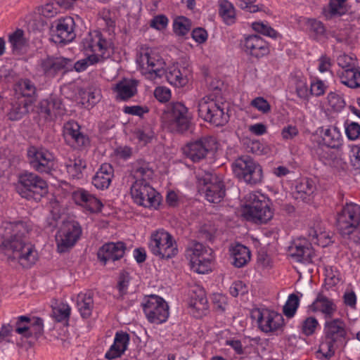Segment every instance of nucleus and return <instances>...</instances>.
Wrapping results in <instances>:
<instances>
[{
    "label": "nucleus",
    "instance_id": "36",
    "mask_svg": "<svg viewBox=\"0 0 360 360\" xmlns=\"http://www.w3.org/2000/svg\"><path fill=\"white\" fill-rule=\"evenodd\" d=\"M296 196L297 199H302L304 202H310L311 196L316 191V185L314 181L311 179H302L300 182L296 186Z\"/></svg>",
    "mask_w": 360,
    "mask_h": 360
},
{
    "label": "nucleus",
    "instance_id": "6",
    "mask_svg": "<svg viewBox=\"0 0 360 360\" xmlns=\"http://www.w3.org/2000/svg\"><path fill=\"white\" fill-rule=\"evenodd\" d=\"M324 340L328 352L323 356L329 359L335 354V348L345 346L347 342L346 324L341 319L326 321L324 323Z\"/></svg>",
    "mask_w": 360,
    "mask_h": 360
},
{
    "label": "nucleus",
    "instance_id": "30",
    "mask_svg": "<svg viewBox=\"0 0 360 360\" xmlns=\"http://www.w3.org/2000/svg\"><path fill=\"white\" fill-rule=\"evenodd\" d=\"M129 339V335L127 332H117L115 334L114 343L106 352L105 357L111 360L121 356V355L127 348Z\"/></svg>",
    "mask_w": 360,
    "mask_h": 360
},
{
    "label": "nucleus",
    "instance_id": "21",
    "mask_svg": "<svg viewBox=\"0 0 360 360\" xmlns=\"http://www.w3.org/2000/svg\"><path fill=\"white\" fill-rule=\"evenodd\" d=\"M32 105V102L27 101L25 98H15L6 105V116L10 121H19L30 114V108Z\"/></svg>",
    "mask_w": 360,
    "mask_h": 360
},
{
    "label": "nucleus",
    "instance_id": "5",
    "mask_svg": "<svg viewBox=\"0 0 360 360\" xmlns=\"http://www.w3.org/2000/svg\"><path fill=\"white\" fill-rule=\"evenodd\" d=\"M234 176L240 182L255 186L260 184L264 178L262 166L249 155H241L232 163Z\"/></svg>",
    "mask_w": 360,
    "mask_h": 360
},
{
    "label": "nucleus",
    "instance_id": "14",
    "mask_svg": "<svg viewBox=\"0 0 360 360\" xmlns=\"http://www.w3.org/2000/svg\"><path fill=\"white\" fill-rule=\"evenodd\" d=\"M198 111L200 117L217 127L225 125L229 120L228 113L213 100H200Z\"/></svg>",
    "mask_w": 360,
    "mask_h": 360
},
{
    "label": "nucleus",
    "instance_id": "25",
    "mask_svg": "<svg viewBox=\"0 0 360 360\" xmlns=\"http://www.w3.org/2000/svg\"><path fill=\"white\" fill-rule=\"evenodd\" d=\"M245 51L252 57L259 58L269 53L266 41L257 34L250 35L245 39Z\"/></svg>",
    "mask_w": 360,
    "mask_h": 360
},
{
    "label": "nucleus",
    "instance_id": "9",
    "mask_svg": "<svg viewBox=\"0 0 360 360\" xmlns=\"http://www.w3.org/2000/svg\"><path fill=\"white\" fill-rule=\"evenodd\" d=\"M360 224V206L354 203H347L338 213L336 227L342 236L352 234Z\"/></svg>",
    "mask_w": 360,
    "mask_h": 360
},
{
    "label": "nucleus",
    "instance_id": "22",
    "mask_svg": "<svg viewBox=\"0 0 360 360\" xmlns=\"http://www.w3.org/2000/svg\"><path fill=\"white\" fill-rule=\"evenodd\" d=\"M110 46L111 43L103 37L100 31L89 32L81 41L82 49L86 52V54L88 52L108 51Z\"/></svg>",
    "mask_w": 360,
    "mask_h": 360
},
{
    "label": "nucleus",
    "instance_id": "4",
    "mask_svg": "<svg viewBox=\"0 0 360 360\" xmlns=\"http://www.w3.org/2000/svg\"><path fill=\"white\" fill-rule=\"evenodd\" d=\"M161 119L172 131L183 133L190 128L192 115L183 103L171 102L165 106Z\"/></svg>",
    "mask_w": 360,
    "mask_h": 360
},
{
    "label": "nucleus",
    "instance_id": "64",
    "mask_svg": "<svg viewBox=\"0 0 360 360\" xmlns=\"http://www.w3.org/2000/svg\"><path fill=\"white\" fill-rule=\"evenodd\" d=\"M154 96L160 103H166L171 98V91L165 86H158L154 91Z\"/></svg>",
    "mask_w": 360,
    "mask_h": 360
},
{
    "label": "nucleus",
    "instance_id": "13",
    "mask_svg": "<svg viewBox=\"0 0 360 360\" xmlns=\"http://www.w3.org/2000/svg\"><path fill=\"white\" fill-rule=\"evenodd\" d=\"M27 159L30 166L39 173L50 174L54 167V157L42 147L30 146L27 149Z\"/></svg>",
    "mask_w": 360,
    "mask_h": 360
},
{
    "label": "nucleus",
    "instance_id": "28",
    "mask_svg": "<svg viewBox=\"0 0 360 360\" xmlns=\"http://www.w3.org/2000/svg\"><path fill=\"white\" fill-rule=\"evenodd\" d=\"M290 252L292 257L297 262L303 264L311 263L314 255L311 244L305 240H298L293 245L290 247Z\"/></svg>",
    "mask_w": 360,
    "mask_h": 360
},
{
    "label": "nucleus",
    "instance_id": "39",
    "mask_svg": "<svg viewBox=\"0 0 360 360\" xmlns=\"http://www.w3.org/2000/svg\"><path fill=\"white\" fill-rule=\"evenodd\" d=\"M18 86L20 94V97L25 98L27 101H31L34 105L38 97L34 84L29 79H24L18 82Z\"/></svg>",
    "mask_w": 360,
    "mask_h": 360
},
{
    "label": "nucleus",
    "instance_id": "41",
    "mask_svg": "<svg viewBox=\"0 0 360 360\" xmlns=\"http://www.w3.org/2000/svg\"><path fill=\"white\" fill-rule=\"evenodd\" d=\"M8 42L11 44L13 53H22L27 44L26 39L24 37V31L17 29L15 32L8 35Z\"/></svg>",
    "mask_w": 360,
    "mask_h": 360
},
{
    "label": "nucleus",
    "instance_id": "52",
    "mask_svg": "<svg viewBox=\"0 0 360 360\" xmlns=\"http://www.w3.org/2000/svg\"><path fill=\"white\" fill-rule=\"evenodd\" d=\"M295 85L297 96L302 99H307L309 91L307 87V79L304 77H295Z\"/></svg>",
    "mask_w": 360,
    "mask_h": 360
},
{
    "label": "nucleus",
    "instance_id": "53",
    "mask_svg": "<svg viewBox=\"0 0 360 360\" xmlns=\"http://www.w3.org/2000/svg\"><path fill=\"white\" fill-rule=\"evenodd\" d=\"M69 140H70V143H72V146L78 149L87 147L90 143L89 137L81 131L69 136Z\"/></svg>",
    "mask_w": 360,
    "mask_h": 360
},
{
    "label": "nucleus",
    "instance_id": "37",
    "mask_svg": "<svg viewBox=\"0 0 360 360\" xmlns=\"http://www.w3.org/2000/svg\"><path fill=\"white\" fill-rule=\"evenodd\" d=\"M136 86L137 82L134 79H123L116 84L115 91L121 100L126 101L136 94Z\"/></svg>",
    "mask_w": 360,
    "mask_h": 360
},
{
    "label": "nucleus",
    "instance_id": "27",
    "mask_svg": "<svg viewBox=\"0 0 360 360\" xmlns=\"http://www.w3.org/2000/svg\"><path fill=\"white\" fill-rule=\"evenodd\" d=\"M72 199L76 204L84 207L92 213L101 212L103 206L99 199L84 189L73 192Z\"/></svg>",
    "mask_w": 360,
    "mask_h": 360
},
{
    "label": "nucleus",
    "instance_id": "50",
    "mask_svg": "<svg viewBox=\"0 0 360 360\" xmlns=\"http://www.w3.org/2000/svg\"><path fill=\"white\" fill-rule=\"evenodd\" d=\"M252 29L262 34L263 35L271 37L273 39L277 38L279 35L277 31H276L274 28L270 27L268 24H264L262 22H255L252 24Z\"/></svg>",
    "mask_w": 360,
    "mask_h": 360
},
{
    "label": "nucleus",
    "instance_id": "63",
    "mask_svg": "<svg viewBox=\"0 0 360 360\" xmlns=\"http://www.w3.org/2000/svg\"><path fill=\"white\" fill-rule=\"evenodd\" d=\"M256 0H236V4L243 10H246L250 13H255L261 11L259 5L255 4Z\"/></svg>",
    "mask_w": 360,
    "mask_h": 360
},
{
    "label": "nucleus",
    "instance_id": "16",
    "mask_svg": "<svg viewBox=\"0 0 360 360\" xmlns=\"http://www.w3.org/2000/svg\"><path fill=\"white\" fill-rule=\"evenodd\" d=\"M74 28L75 21L70 16L55 20L49 27L51 40L55 44H63L72 41L76 36Z\"/></svg>",
    "mask_w": 360,
    "mask_h": 360
},
{
    "label": "nucleus",
    "instance_id": "54",
    "mask_svg": "<svg viewBox=\"0 0 360 360\" xmlns=\"http://www.w3.org/2000/svg\"><path fill=\"white\" fill-rule=\"evenodd\" d=\"M81 127L80 125L74 120H70L65 123L63 126V136L65 139V141L70 144V140H69V136L75 133L80 132Z\"/></svg>",
    "mask_w": 360,
    "mask_h": 360
},
{
    "label": "nucleus",
    "instance_id": "7",
    "mask_svg": "<svg viewBox=\"0 0 360 360\" xmlns=\"http://www.w3.org/2000/svg\"><path fill=\"white\" fill-rule=\"evenodd\" d=\"M150 252L160 259L168 260L178 254L177 245L173 236L164 229L153 232L148 242Z\"/></svg>",
    "mask_w": 360,
    "mask_h": 360
},
{
    "label": "nucleus",
    "instance_id": "24",
    "mask_svg": "<svg viewBox=\"0 0 360 360\" xmlns=\"http://www.w3.org/2000/svg\"><path fill=\"white\" fill-rule=\"evenodd\" d=\"M257 322L259 327L264 333L278 330L284 326V319L282 315L275 311L259 312Z\"/></svg>",
    "mask_w": 360,
    "mask_h": 360
},
{
    "label": "nucleus",
    "instance_id": "38",
    "mask_svg": "<svg viewBox=\"0 0 360 360\" xmlns=\"http://www.w3.org/2000/svg\"><path fill=\"white\" fill-rule=\"evenodd\" d=\"M233 257L232 264L237 268H241L246 265L250 260V251L240 243H237L231 250Z\"/></svg>",
    "mask_w": 360,
    "mask_h": 360
},
{
    "label": "nucleus",
    "instance_id": "56",
    "mask_svg": "<svg viewBox=\"0 0 360 360\" xmlns=\"http://www.w3.org/2000/svg\"><path fill=\"white\" fill-rule=\"evenodd\" d=\"M327 99L328 104L336 111H340L345 106L344 98L336 93H329Z\"/></svg>",
    "mask_w": 360,
    "mask_h": 360
},
{
    "label": "nucleus",
    "instance_id": "32",
    "mask_svg": "<svg viewBox=\"0 0 360 360\" xmlns=\"http://www.w3.org/2000/svg\"><path fill=\"white\" fill-rule=\"evenodd\" d=\"M347 0H329L328 7L323 8L322 13L326 20L334 17L342 16L347 13H352L351 7L347 4Z\"/></svg>",
    "mask_w": 360,
    "mask_h": 360
},
{
    "label": "nucleus",
    "instance_id": "26",
    "mask_svg": "<svg viewBox=\"0 0 360 360\" xmlns=\"http://www.w3.org/2000/svg\"><path fill=\"white\" fill-rule=\"evenodd\" d=\"M137 62L144 68L146 65V70L148 73L154 74L158 77H162L165 73V62L160 57L148 51L141 53Z\"/></svg>",
    "mask_w": 360,
    "mask_h": 360
},
{
    "label": "nucleus",
    "instance_id": "33",
    "mask_svg": "<svg viewBox=\"0 0 360 360\" xmlns=\"http://www.w3.org/2000/svg\"><path fill=\"white\" fill-rule=\"evenodd\" d=\"M341 83L352 88L360 87V70L359 68L347 65L338 72Z\"/></svg>",
    "mask_w": 360,
    "mask_h": 360
},
{
    "label": "nucleus",
    "instance_id": "40",
    "mask_svg": "<svg viewBox=\"0 0 360 360\" xmlns=\"http://www.w3.org/2000/svg\"><path fill=\"white\" fill-rule=\"evenodd\" d=\"M322 139L324 144L328 148H339L342 146L341 134L335 126L326 129L323 132Z\"/></svg>",
    "mask_w": 360,
    "mask_h": 360
},
{
    "label": "nucleus",
    "instance_id": "29",
    "mask_svg": "<svg viewBox=\"0 0 360 360\" xmlns=\"http://www.w3.org/2000/svg\"><path fill=\"white\" fill-rule=\"evenodd\" d=\"M164 75L169 83L177 87L186 86L191 77V72L188 68L180 70L175 65L165 70Z\"/></svg>",
    "mask_w": 360,
    "mask_h": 360
},
{
    "label": "nucleus",
    "instance_id": "61",
    "mask_svg": "<svg viewBox=\"0 0 360 360\" xmlns=\"http://www.w3.org/2000/svg\"><path fill=\"white\" fill-rule=\"evenodd\" d=\"M101 54H90L88 55L85 60L87 62L88 66L96 65L98 63H103L110 57V53H107L108 51H101Z\"/></svg>",
    "mask_w": 360,
    "mask_h": 360
},
{
    "label": "nucleus",
    "instance_id": "43",
    "mask_svg": "<svg viewBox=\"0 0 360 360\" xmlns=\"http://www.w3.org/2000/svg\"><path fill=\"white\" fill-rule=\"evenodd\" d=\"M191 28V21L185 16H178L173 22V30L177 36H185Z\"/></svg>",
    "mask_w": 360,
    "mask_h": 360
},
{
    "label": "nucleus",
    "instance_id": "34",
    "mask_svg": "<svg viewBox=\"0 0 360 360\" xmlns=\"http://www.w3.org/2000/svg\"><path fill=\"white\" fill-rule=\"evenodd\" d=\"M313 311H321L326 319H330L337 308L332 300L328 298L322 293H319L316 300L311 305Z\"/></svg>",
    "mask_w": 360,
    "mask_h": 360
},
{
    "label": "nucleus",
    "instance_id": "57",
    "mask_svg": "<svg viewBox=\"0 0 360 360\" xmlns=\"http://www.w3.org/2000/svg\"><path fill=\"white\" fill-rule=\"evenodd\" d=\"M250 105L263 114H267L271 111V105L264 98L261 96L254 98Z\"/></svg>",
    "mask_w": 360,
    "mask_h": 360
},
{
    "label": "nucleus",
    "instance_id": "1",
    "mask_svg": "<svg viewBox=\"0 0 360 360\" xmlns=\"http://www.w3.org/2000/svg\"><path fill=\"white\" fill-rule=\"evenodd\" d=\"M29 230L22 221L5 222L0 226V248L12 251L14 257L19 259L35 261L33 245L28 242L27 235Z\"/></svg>",
    "mask_w": 360,
    "mask_h": 360
},
{
    "label": "nucleus",
    "instance_id": "58",
    "mask_svg": "<svg viewBox=\"0 0 360 360\" xmlns=\"http://www.w3.org/2000/svg\"><path fill=\"white\" fill-rule=\"evenodd\" d=\"M30 318L27 316H20L15 323V332L25 338L29 329Z\"/></svg>",
    "mask_w": 360,
    "mask_h": 360
},
{
    "label": "nucleus",
    "instance_id": "49",
    "mask_svg": "<svg viewBox=\"0 0 360 360\" xmlns=\"http://www.w3.org/2000/svg\"><path fill=\"white\" fill-rule=\"evenodd\" d=\"M86 167V162L80 158L70 160V163L66 165L68 172L77 178H79V175L82 174Z\"/></svg>",
    "mask_w": 360,
    "mask_h": 360
},
{
    "label": "nucleus",
    "instance_id": "51",
    "mask_svg": "<svg viewBox=\"0 0 360 360\" xmlns=\"http://www.w3.org/2000/svg\"><path fill=\"white\" fill-rule=\"evenodd\" d=\"M217 229L212 224H204L198 232V237L200 239L212 241L214 238Z\"/></svg>",
    "mask_w": 360,
    "mask_h": 360
},
{
    "label": "nucleus",
    "instance_id": "44",
    "mask_svg": "<svg viewBox=\"0 0 360 360\" xmlns=\"http://www.w3.org/2000/svg\"><path fill=\"white\" fill-rule=\"evenodd\" d=\"M44 333V321L39 317H33L30 319L29 323V329L27 334L25 335L26 338L34 337L37 339Z\"/></svg>",
    "mask_w": 360,
    "mask_h": 360
},
{
    "label": "nucleus",
    "instance_id": "8",
    "mask_svg": "<svg viewBox=\"0 0 360 360\" xmlns=\"http://www.w3.org/2000/svg\"><path fill=\"white\" fill-rule=\"evenodd\" d=\"M198 191L205 194L210 202L219 203L224 198L226 188L224 181L211 172L202 171L197 175Z\"/></svg>",
    "mask_w": 360,
    "mask_h": 360
},
{
    "label": "nucleus",
    "instance_id": "19",
    "mask_svg": "<svg viewBox=\"0 0 360 360\" xmlns=\"http://www.w3.org/2000/svg\"><path fill=\"white\" fill-rule=\"evenodd\" d=\"M127 245L124 242H109L103 244L97 252V258L103 265L114 269L112 264L118 262L125 255Z\"/></svg>",
    "mask_w": 360,
    "mask_h": 360
},
{
    "label": "nucleus",
    "instance_id": "31",
    "mask_svg": "<svg viewBox=\"0 0 360 360\" xmlns=\"http://www.w3.org/2000/svg\"><path fill=\"white\" fill-rule=\"evenodd\" d=\"M114 169L111 165H101L98 172L92 179V184L98 189L108 188L113 177Z\"/></svg>",
    "mask_w": 360,
    "mask_h": 360
},
{
    "label": "nucleus",
    "instance_id": "47",
    "mask_svg": "<svg viewBox=\"0 0 360 360\" xmlns=\"http://www.w3.org/2000/svg\"><path fill=\"white\" fill-rule=\"evenodd\" d=\"M299 297L294 293L290 294L285 305L283 307V313L288 318L293 317L299 307Z\"/></svg>",
    "mask_w": 360,
    "mask_h": 360
},
{
    "label": "nucleus",
    "instance_id": "11",
    "mask_svg": "<svg viewBox=\"0 0 360 360\" xmlns=\"http://www.w3.org/2000/svg\"><path fill=\"white\" fill-rule=\"evenodd\" d=\"M82 233V227L77 221H65L56 235L58 252L60 253L68 252L75 245Z\"/></svg>",
    "mask_w": 360,
    "mask_h": 360
},
{
    "label": "nucleus",
    "instance_id": "42",
    "mask_svg": "<svg viewBox=\"0 0 360 360\" xmlns=\"http://www.w3.org/2000/svg\"><path fill=\"white\" fill-rule=\"evenodd\" d=\"M134 172L139 175L142 179H150L153 175V170L150 167V162L143 159H138L132 163Z\"/></svg>",
    "mask_w": 360,
    "mask_h": 360
},
{
    "label": "nucleus",
    "instance_id": "55",
    "mask_svg": "<svg viewBox=\"0 0 360 360\" xmlns=\"http://www.w3.org/2000/svg\"><path fill=\"white\" fill-rule=\"evenodd\" d=\"M319 326V322L315 317L309 316L307 317L302 325V332L307 336L313 335L315 332L316 328Z\"/></svg>",
    "mask_w": 360,
    "mask_h": 360
},
{
    "label": "nucleus",
    "instance_id": "62",
    "mask_svg": "<svg viewBox=\"0 0 360 360\" xmlns=\"http://www.w3.org/2000/svg\"><path fill=\"white\" fill-rule=\"evenodd\" d=\"M248 291L247 285L241 281L233 282L229 288L230 294L233 297H237L239 295H244Z\"/></svg>",
    "mask_w": 360,
    "mask_h": 360
},
{
    "label": "nucleus",
    "instance_id": "10",
    "mask_svg": "<svg viewBox=\"0 0 360 360\" xmlns=\"http://www.w3.org/2000/svg\"><path fill=\"white\" fill-rule=\"evenodd\" d=\"M131 198L135 203L144 207L155 209L160 205V194L146 181V179L136 180L130 188Z\"/></svg>",
    "mask_w": 360,
    "mask_h": 360
},
{
    "label": "nucleus",
    "instance_id": "45",
    "mask_svg": "<svg viewBox=\"0 0 360 360\" xmlns=\"http://www.w3.org/2000/svg\"><path fill=\"white\" fill-rule=\"evenodd\" d=\"M219 13L227 24L234 22L235 9L233 6L226 0H223L219 4Z\"/></svg>",
    "mask_w": 360,
    "mask_h": 360
},
{
    "label": "nucleus",
    "instance_id": "15",
    "mask_svg": "<svg viewBox=\"0 0 360 360\" xmlns=\"http://www.w3.org/2000/svg\"><path fill=\"white\" fill-rule=\"evenodd\" d=\"M143 311L149 322L160 324L167 321L169 316V307L165 300L155 295L149 296L143 304Z\"/></svg>",
    "mask_w": 360,
    "mask_h": 360
},
{
    "label": "nucleus",
    "instance_id": "23",
    "mask_svg": "<svg viewBox=\"0 0 360 360\" xmlns=\"http://www.w3.org/2000/svg\"><path fill=\"white\" fill-rule=\"evenodd\" d=\"M188 305L191 309V314L196 319L205 316L209 311L205 291L199 288L193 290L190 295Z\"/></svg>",
    "mask_w": 360,
    "mask_h": 360
},
{
    "label": "nucleus",
    "instance_id": "59",
    "mask_svg": "<svg viewBox=\"0 0 360 360\" xmlns=\"http://www.w3.org/2000/svg\"><path fill=\"white\" fill-rule=\"evenodd\" d=\"M345 133L349 140H356L360 135V125L356 122L348 123L347 121L345 124Z\"/></svg>",
    "mask_w": 360,
    "mask_h": 360
},
{
    "label": "nucleus",
    "instance_id": "2",
    "mask_svg": "<svg viewBox=\"0 0 360 360\" xmlns=\"http://www.w3.org/2000/svg\"><path fill=\"white\" fill-rule=\"evenodd\" d=\"M270 200L261 193H250L245 198L243 213L248 221L266 224L274 216Z\"/></svg>",
    "mask_w": 360,
    "mask_h": 360
},
{
    "label": "nucleus",
    "instance_id": "17",
    "mask_svg": "<svg viewBox=\"0 0 360 360\" xmlns=\"http://www.w3.org/2000/svg\"><path fill=\"white\" fill-rule=\"evenodd\" d=\"M216 140L213 136H204L188 143L183 148L184 154L193 162L205 158L210 151L216 148Z\"/></svg>",
    "mask_w": 360,
    "mask_h": 360
},
{
    "label": "nucleus",
    "instance_id": "60",
    "mask_svg": "<svg viewBox=\"0 0 360 360\" xmlns=\"http://www.w3.org/2000/svg\"><path fill=\"white\" fill-rule=\"evenodd\" d=\"M129 274L127 271L122 270L120 273L117 283V289L120 295H123L127 293V289L129 285Z\"/></svg>",
    "mask_w": 360,
    "mask_h": 360
},
{
    "label": "nucleus",
    "instance_id": "12",
    "mask_svg": "<svg viewBox=\"0 0 360 360\" xmlns=\"http://www.w3.org/2000/svg\"><path fill=\"white\" fill-rule=\"evenodd\" d=\"M188 250L192 252L191 266L195 272L204 274L211 271V264L214 259L213 250L211 248L193 240Z\"/></svg>",
    "mask_w": 360,
    "mask_h": 360
},
{
    "label": "nucleus",
    "instance_id": "3",
    "mask_svg": "<svg viewBox=\"0 0 360 360\" xmlns=\"http://www.w3.org/2000/svg\"><path fill=\"white\" fill-rule=\"evenodd\" d=\"M48 184L35 173L25 171L18 176L17 191L28 200L39 201L48 193Z\"/></svg>",
    "mask_w": 360,
    "mask_h": 360
},
{
    "label": "nucleus",
    "instance_id": "20",
    "mask_svg": "<svg viewBox=\"0 0 360 360\" xmlns=\"http://www.w3.org/2000/svg\"><path fill=\"white\" fill-rule=\"evenodd\" d=\"M37 107L38 113L42 115L46 120H53L58 115H63L65 110L62 99L54 94L42 99Z\"/></svg>",
    "mask_w": 360,
    "mask_h": 360
},
{
    "label": "nucleus",
    "instance_id": "18",
    "mask_svg": "<svg viewBox=\"0 0 360 360\" xmlns=\"http://www.w3.org/2000/svg\"><path fill=\"white\" fill-rule=\"evenodd\" d=\"M39 70L46 77L54 78L60 72L72 70V60L63 56H47L39 63Z\"/></svg>",
    "mask_w": 360,
    "mask_h": 360
},
{
    "label": "nucleus",
    "instance_id": "48",
    "mask_svg": "<svg viewBox=\"0 0 360 360\" xmlns=\"http://www.w3.org/2000/svg\"><path fill=\"white\" fill-rule=\"evenodd\" d=\"M309 31L314 34L313 38L318 40L320 37L324 36L326 27L323 23L316 19H309L307 21Z\"/></svg>",
    "mask_w": 360,
    "mask_h": 360
},
{
    "label": "nucleus",
    "instance_id": "46",
    "mask_svg": "<svg viewBox=\"0 0 360 360\" xmlns=\"http://www.w3.org/2000/svg\"><path fill=\"white\" fill-rule=\"evenodd\" d=\"M71 309L68 304L61 302L52 307L53 317L57 322L68 321L70 315Z\"/></svg>",
    "mask_w": 360,
    "mask_h": 360
},
{
    "label": "nucleus",
    "instance_id": "35",
    "mask_svg": "<svg viewBox=\"0 0 360 360\" xmlns=\"http://www.w3.org/2000/svg\"><path fill=\"white\" fill-rule=\"evenodd\" d=\"M94 305V292L92 291L89 290L77 295V306L82 318L87 319L91 316Z\"/></svg>",
    "mask_w": 360,
    "mask_h": 360
}]
</instances>
